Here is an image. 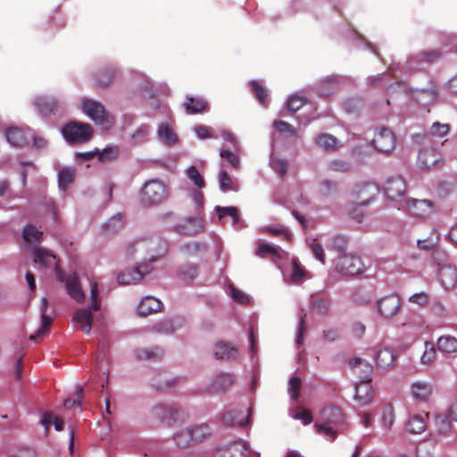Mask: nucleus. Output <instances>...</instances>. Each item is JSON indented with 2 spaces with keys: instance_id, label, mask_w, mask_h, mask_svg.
<instances>
[{
  "instance_id": "22",
  "label": "nucleus",
  "mask_w": 457,
  "mask_h": 457,
  "mask_svg": "<svg viewBox=\"0 0 457 457\" xmlns=\"http://www.w3.org/2000/svg\"><path fill=\"white\" fill-rule=\"evenodd\" d=\"M34 105L43 116L54 114L60 108V103L54 97L40 96L35 99Z\"/></svg>"
},
{
  "instance_id": "6",
  "label": "nucleus",
  "mask_w": 457,
  "mask_h": 457,
  "mask_svg": "<svg viewBox=\"0 0 457 457\" xmlns=\"http://www.w3.org/2000/svg\"><path fill=\"white\" fill-rule=\"evenodd\" d=\"M62 133L68 143L83 144L92 138L94 130L88 123L71 121L62 128Z\"/></svg>"
},
{
  "instance_id": "21",
  "label": "nucleus",
  "mask_w": 457,
  "mask_h": 457,
  "mask_svg": "<svg viewBox=\"0 0 457 457\" xmlns=\"http://www.w3.org/2000/svg\"><path fill=\"white\" fill-rule=\"evenodd\" d=\"M234 383V377L231 374H220L213 378L211 384L206 387L210 394H219L227 391Z\"/></svg>"
},
{
  "instance_id": "5",
  "label": "nucleus",
  "mask_w": 457,
  "mask_h": 457,
  "mask_svg": "<svg viewBox=\"0 0 457 457\" xmlns=\"http://www.w3.org/2000/svg\"><path fill=\"white\" fill-rule=\"evenodd\" d=\"M83 112L96 124L104 129H110L114 123L113 116L106 111L104 106L93 99H84L82 102Z\"/></svg>"
},
{
  "instance_id": "57",
  "label": "nucleus",
  "mask_w": 457,
  "mask_h": 457,
  "mask_svg": "<svg viewBox=\"0 0 457 457\" xmlns=\"http://www.w3.org/2000/svg\"><path fill=\"white\" fill-rule=\"evenodd\" d=\"M274 128L281 132V133H287V134H289L290 136H296V129L294 126H292L291 124H289L288 122L287 121H284V120H275L274 123Z\"/></svg>"
},
{
  "instance_id": "59",
  "label": "nucleus",
  "mask_w": 457,
  "mask_h": 457,
  "mask_svg": "<svg viewBox=\"0 0 457 457\" xmlns=\"http://www.w3.org/2000/svg\"><path fill=\"white\" fill-rule=\"evenodd\" d=\"M310 248L312 250L314 257L320 261L321 263H325V253L322 245L318 242L317 239H313L310 244Z\"/></svg>"
},
{
  "instance_id": "23",
  "label": "nucleus",
  "mask_w": 457,
  "mask_h": 457,
  "mask_svg": "<svg viewBox=\"0 0 457 457\" xmlns=\"http://www.w3.org/2000/svg\"><path fill=\"white\" fill-rule=\"evenodd\" d=\"M371 382L360 381L355 386L354 399L361 406L369 405L374 398V390Z\"/></svg>"
},
{
  "instance_id": "37",
  "label": "nucleus",
  "mask_w": 457,
  "mask_h": 457,
  "mask_svg": "<svg viewBox=\"0 0 457 457\" xmlns=\"http://www.w3.org/2000/svg\"><path fill=\"white\" fill-rule=\"evenodd\" d=\"M255 254L261 258H270L273 262L281 259V254L278 250L267 243L260 244L256 249Z\"/></svg>"
},
{
  "instance_id": "60",
  "label": "nucleus",
  "mask_w": 457,
  "mask_h": 457,
  "mask_svg": "<svg viewBox=\"0 0 457 457\" xmlns=\"http://www.w3.org/2000/svg\"><path fill=\"white\" fill-rule=\"evenodd\" d=\"M328 168L329 170L335 171V172L345 173V172H348L350 170V165L346 162L340 161V160L331 161L328 164Z\"/></svg>"
},
{
  "instance_id": "25",
  "label": "nucleus",
  "mask_w": 457,
  "mask_h": 457,
  "mask_svg": "<svg viewBox=\"0 0 457 457\" xmlns=\"http://www.w3.org/2000/svg\"><path fill=\"white\" fill-rule=\"evenodd\" d=\"M5 138L14 147H23L28 145L26 131L18 127H10L5 130Z\"/></svg>"
},
{
  "instance_id": "15",
  "label": "nucleus",
  "mask_w": 457,
  "mask_h": 457,
  "mask_svg": "<svg viewBox=\"0 0 457 457\" xmlns=\"http://www.w3.org/2000/svg\"><path fill=\"white\" fill-rule=\"evenodd\" d=\"M249 445L245 441L237 440L215 450L213 457H244L246 456Z\"/></svg>"
},
{
  "instance_id": "55",
  "label": "nucleus",
  "mask_w": 457,
  "mask_h": 457,
  "mask_svg": "<svg viewBox=\"0 0 457 457\" xmlns=\"http://www.w3.org/2000/svg\"><path fill=\"white\" fill-rule=\"evenodd\" d=\"M435 355L436 350L434 345L429 342H426L424 353L420 357L421 362L423 364H429L435 359Z\"/></svg>"
},
{
  "instance_id": "19",
  "label": "nucleus",
  "mask_w": 457,
  "mask_h": 457,
  "mask_svg": "<svg viewBox=\"0 0 457 457\" xmlns=\"http://www.w3.org/2000/svg\"><path fill=\"white\" fill-rule=\"evenodd\" d=\"M40 317L41 326L35 335H30V340L37 342V339L42 338L46 336V332L52 326L54 317L51 313H48V301L43 297L40 302Z\"/></svg>"
},
{
  "instance_id": "10",
  "label": "nucleus",
  "mask_w": 457,
  "mask_h": 457,
  "mask_svg": "<svg viewBox=\"0 0 457 457\" xmlns=\"http://www.w3.org/2000/svg\"><path fill=\"white\" fill-rule=\"evenodd\" d=\"M56 278L58 281L64 283L67 294L73 300L78 303H82L85 300V294L82 291L79 277L75 272L66 276L61 268H57Z\"/></svg>"
},
{
  "instance_id": "1",
  "label": "nucleus",
  "mask_w": 457,
  "mask_h": 457,
  "mask_svg": "<svg viewBox=\"0 0 457 457\" xmlns=\"http://www.w3.org/2000/svg\"><path fill=\"white\" fill-rule=\"evenodd\" d=\"M212 437V428L206 423H200L175 433L173 440L178 447L188 448L192 445L204 444Z\"/></svg>"
},
{
  "instance_id": "12",
  "label": "nucleus",
  "mask_w": 457,
  "mask_h": 457,
  "mask_svg": "<svg viewBox=\"0 0 457 457\" xmlns=\"http://www.w3.org/2000/svg\"><path fill=\"white\" fill-rule=\"evenodd\" d=\"M371 143L378 152L389 153L395 146V136L390 129L380 127L376 129Z\"/></svg>"
},
{
  "instance_id": "31",
  "label": "nucleus",
  "mask_w": 457,
  "mask_h": 457,
  "mask_svg": "<svg viewBox=\"0 0 457 457\" xmlns=\"http://www.w3.org/2000/svg\"><path fill=\"white\" fill-rule=\"evenodd\" d=\"M432 392L433 386L428 382L418 381L411 386L413 397L420 401H426L431 395Z\"/></svg>"
},
{
  "instance_id": "9",
  "label": "nucleus",
  "mask_w": 457,
  "mask_h": 457,
  "mask_svg": "<svg viewBox=\"0 0 457 457\" xmlns=\"http://www.w3.org/2000/svg\"><path fill=\"white\" fill-rule=\"evenodd\" d=\"M363 268L361 258L352 253L340 255L336 265L337 270L345 276L361 274Z\"/></svg>"
},
{
  "instance_id": "36",
  "label": "nucleus",
  "mask_w": 457,
  "mask_h": 457,
  "mask_svg": "<svg viewBox=\"0 0 457 457\" xmlns=\"http://www.w3.org/2000/svg\"><path fill=\"white\" fill-rule=\"evenodd\" d=\"M437 348L442 353H453L457 352V338L453 336H442L437 340Z\"/></svg>"
},
{
  "instance_id": "44",
  "label": "nucleus",
  "mask_w": 457,
  "mask_h": 457,
  "mask_svg": "<svg viewBox=\"0 0 457 457\" xmlns=\"http://www.w3.org/2000/svg\"><path fill=\"white\" fill-rule=\"evenodd\" d=\"M249 86L253 94L255 96L258 101L261 104H265L267 102L268 95L266 89L262 85V83L259 82L258 80H253L250 82Z\"/></svg>"
},
{
  "instance_id": "18",
  "label": "nucleus",
  "mask_w": 457,
  "mask_h": 457,
  "mask_svg": "<svg viewBox=\"0 0 457 457\" xmlns=\"http://www.w3.org/2000/svg\"><path fill=\"white\" fill-rule=\"evenodd\" d=\"M146 243L150 245L148 246V262H154L158 259L163 257L165 253L168 252V245L167 243L157 236H153L145 238Z\"/></svg>"
},
{
  "instance_id": "51",
  "label": "nucleus",
  "mask_w": 457,
  "mask_h": 457,
  "mask_svg": "<svg viewBox=\"0 0 457 457\" xmlns=\"http://www.w3.org/2000/svg\"><path fill=\"white\" fill-rule=\"evenodd\" d=\"M219 219H222L225 216H230L233 219L234 224H237L239 221L238 211L236 207H220L218 206L216 208Z\"/></svg>"
},
{
  "instance_id": "63",
  "label": "nucleus",
  "mask_w": 457,
  "mask_h": 457,
  "mask_svg": "<svg viewBox=\"0 0 457 457\" xmlns=\"http://www.w3.org/2000/svg\"><path fill=\"white\" fill-rule=\"evenodd\" d=\"M312 306L316 312L326 313L328 311L329 301L322 297H317L313 299Z\"/></svg>"
},
{
  "instance_id": "42",
  "label": "nucleus",
  "mask_w": 457,
  "mask_h": 457,
  "mask_svg": "<svg viewBox=\"0 0 457 457\" xmlns=\"http://www.w3.org/2000/svg\"><path fill=\"white\" fill-rule=\"evenodd\" d=\"M307 103L308 99L305 96L295 94L288 98L287 103V108L288 112L294 113L300 110Z\"/></svg>"
},
{
  "instance_id": "56",
  "label": "nucleus",
  "mask_w": 457,
  "mask_h": 457,
  "mask_svg": "<svg viewBox=\"0 0 457 457\" xmlns=\"http://www.w3.org/2000/svg\"><path fill=\"white\" fill-rule=\"evenodd\" d=\"M450 127L448 124L445 123H440V122H435L431 126L430 129V135L434 137H445L449 133Z\"/></svg>"
},
{
  "instance_id": "16",
  "label": "nucleus",
  "mask_w": 457,
  "mask_h": 457,
  "mask_svg": "<svg viewBox=\"0 0 457 457\" xmlns=\"http://www.w3.org/2000/svg\"><path fill=\"white\" fill-rule=\"evenodd\" d=\"M377 308L383 317L393 318L400 311L401 301L396 295H386L378 301Z\"/></svg>"
},
{
  "instance_id": "48",
  "label": "nucleus",
  "mask_w": 457,
  "mask_h": 457,
  "mask_svg": "<svg viewBox=\"0 0 457 457\" xmlns=\"http://www.w3.org/2000/svg\"><path fill=\"white\" fill-rule=\"evenodd\" d=\"M306 275V270L301 265L299 261L296 258H294L292 260V274H291V279L297 283L304 278Z\"/></svg>"
},
{
  "instance_id": "4",
  "label": "nucleus",
  "mask_w": 457,
  "mask_h": 457,
  "mask_svg": "<svg viewBox=\"0 0 457 457\" xmlns=\"http://www.w3.org/2000/svg\"><path fill=\"white\" fill-rule=\"evenodd\" d=\"M168 197L166 185L159 179H151L145 183L140 192V202L144 205H157Z\"/></svg>"
},
{
  "instance_id": "54",
  "label": "nucleus",
  "mask_w": 457,
  "mask_h": 457,
  "mask_svg": "<svg viewBox=\"0 0 457 457\" xmlns=\"http://www.w3.org/2000/svg\"><path fill=\"white\" fill-rule=\"evenodd\" d=\"M337 143L336 137L328 134H322L317 137L316 144L324 149H332Z\"/></svg>"
},
{
  "instance_id": "20",
  "label": "nucleus",
  "mask_w": 457,
  "mask_h": 457,
  "mask_svg": "<svg viewBox=\"0 0 457 457\" xmlns=\"http://www.w3.org/2000/svg\"><path fill=\"white\" fill-rule=\"evenodd\" d=\"M349 366L354 374L360 378V381L371 382L373 373V365L367 361L355 357L349 361Z\"/></svg>"
},
{
  "instance_id": "33",
  "label": "nucleus",
  "mask_w": 457,
  "mask_h": 457,
  "mask_svg": "<svg viewBox=\"0 0 457 457\" xmlns=\"http://www.w3.org/2000/svg\"><path fill=\"white\" fill-rule=\"evenodd\" d=\"M395 355L391 349L383 348L377 352L376 361L378 368L387 369L395 362Z\"/></svg>"
},
{
  "instance_id": "43",
  "label": "nucleus",
  "mask_w": 457,
  "mask_h": 457,
  "mask_svg": "<svg viewBox=\"0 0 457 457\" xmlns=\"http://www.w3.org/2000/svg\"><path fill=\"white\" fill-rule=\"evenodd\" d=\"M220 187L223 192L237 191V185L235 184L227 171L221 170L219 175Z\"/></svg>"
},
{
  "instance_id": "13",
  "label": "nucleus",
  "mask_w": 457,
  "mask_h": 457,
  "mask_svg": "<svg viewBox=\"0 0 457 457\" xmlns=\"http://www.w3.org/2000/svg\"><path fill=\"white\" fill-rule=\"evenodd\" d=\"M378 186L365 181L355 185L353 190V202L359 205H367L378 194Z\"/></svg>"
},
{
  "instance_id": "30",
  "label": "nucleus",
  "mask_w": 457,
  "mask_h": 457,
  "mask_svg": "<svg viewBox=\"0 0 457 457\" xmlns=\"http://www.w3.org/2000/svg\"><path fill=\"white\" fill-rule=\"evenodd\" d=\"M425 417H428V413L422 414H414L411 415L406 424L407 429L409 432L412 434H420L425 431L427 428V423Z\"/></svg>"
},
{
  "instance_id": "47",
  "label": "nucleus",
  "mask_w": 457,
  "mask_h": 457,
  "mask_svg": "<svg viewBox=\"0 0 457 457\" xmlns=\"http://www.w3.org/2000/svg\"><path fill=\"white\" fill-rule=\"evenodd\" d=\"M324 419L331 423H338L343 420V413L337 407H329L323 410Z\"/></svg>"
},
{
  "instance_id": "62",
  "label": "nucleus",
  "mask_w": 457,
  "mask_h": 457,
  "mask_svg": "<svg viewBox=\"0 0 457 457\" xmlns=\"http://www.w3.org/2000/svg\"><path fill=\"white\" fill-rule=\"evenodd\" d=\"M187 176L188 178L194 181V183L198 187H204L205 183H204V178L201 176V174L199 173L198 170L195 167V166H191L188 170H187Z\"/></svg>"
},
{
  "instance_id": "46",
  "label": "nucleus",
  "mask_w": 457,
  "mask_h": 457,
  "mask_svg": "<svg viewBox=\"0 0 457 457\" xmlns=\"http://www.w3.org/2000/svg\"><path fill=\"white\" fill-rule=\"evenodd\" d=\"M348 245V239L341 235L335 236L331 239L330 248L337 251L340 255L345 254Z\"/></svg>"
},
{
  "instance_id": "8",
  "label": "nucleus",
  "mask_w": 457,
  "mask_h": 457,
  "mask_svg": "<svg viewBox=\"0 0 457 457\" xmlns=\"http://www.w3.org/2000/svg\"><path fill=\"white\" fill-rule=\"evenodd\" d=\"M30 258L40 269L54 268L57 276V268H61L60 259L52 251L41 246L30 245Z\"/></svg>"
},
{
  "instance_id": "58",
  "label": "nucleus",
  "mask_w": 457,
  "mask_h": 457,
  "mask_svg": "<svg viewBox=\"0 0 457 457\" xmlns=\"http://www.w3.org/2000/svg\"><path fill=\"white\" fill-rule=\"evenodd\" d=\"M408 301L419 306L425 307L429 302V295L426 292L416 293L411 295Z\"/></svg>"
},
{
  "instance_id": "52",
  "label": "nucleus",
  "mask_w": 457,
  "mask_h": 457,
  "mask_svg": "<svg viewBox=\"0 0 457 457\" xmlns=\"http://www.w3.org/2000/svg\"><path fill=\"white\" fill-rule=\"evenodd\" d=\"M26 353H17L14 355L13 360V375L17 380H20L22 377L24 361L23 358Z\"/></svg>"
},
{
  "instance_id": "28",
  "label": "nucleus",
  "mask_w": 457,
  "mask_h": 457,
  "mask_svg": "<svg viewBox=\"0 0 457 457\" xmlns=\"http://www.w3.org/2000/svg\"><path fill=\"white\" fill-rule=\"evenodd\" d=\"M214 356L216 359L220 360L236 359L237 356V349L231 344L220 341L214 346Z\"/></svg>"
},
{
  "instance_id": "24",
  "label": "nucleus",
  "mask_w": 457,
  "mask_h": 457,
  "mask_svg": "<svg viewBox=\"0 0 457 457\" xmlns=\"http://www.w3.org/2000/svg\"><path fill=\"white\" fill-rule=\"evenodd\" d=\"M145 272H147V270L143 267V263H140L132 270H126L120 272L118 275L117 279L119 284L120 285L126 286L136 284L142 279Z\"/></svg>"
},
{
  "instance_id": "3",
  "label": "nucleus",
  "mask_w": 457,
  "mask_h": 457,
  "mask_svg": "<svg viewBox=\"0 0 457 457\" xmlns=\"http://www.w3.org/2000/svg\"><path fill=\"white\" fill-rule=\"evenodd\" d=\"M434 260L438 266L437 278L445 289H453L457 284V268L450 261L449 255L444 250L434 252Z\"/></svg>"
},
{
  "instance_id": "41",
  "label": "nucleus",
  "mask_w": 457,
  "mask_h": 457,
  "mask_svg": "<svg viewBox=\"0 0 457 457\" xmlns=\"http://www.w3.org/2000/svg\"><path fill=\"white\" fill-rule=\"evenodd\" d=\"M75 178V170L72 168H63L59 171L58 182L62 189H65L71 184Z\"/></svg>"
},
{
  "instance_id": "39",
  "label": "nucleus",
  "mask_w": 457,
  "mask_h": 457,
  "mask_svg": "<svg viewBox=\"0 0 457 457\" xmlns=\"http://www.w3.org/2000/svg\"><path fill=\"white\" fill-rule=\"evenodd\" d=\"M40 423L45 427L46 433L48 432L50 426L53 424L55 430L62 431L63 429V420L62 418L54 415L50 411L45 412Z\"/></svg>"
},
{
  "instance_id": "45",
  "label": "nucleus",
  "mask_w": 457,
  "mask_h": 457,
  "mask_svg": "<svg viewBox=\"0 0 457 457\" xmlns=\"http://www.w3.org/2000/svg\"><path fill=\"white\" fill-rule=\"evenodd\" d=\"M158 134L160 138L168 145L177 142V136L167 124H162L159 128Z\"/></svg>"
},
{
  "instance_id": "40",
  "label": "nucleus",
  "mask_w": 457,
  "mask_h": 457,
  "mask_svg": "<svg viewBox=\"0 0 457 457\" xmlns=\"http://www.w3.org/2000/svg\"><path fill=\"white\" fill-rule=\"evenodd\" d=\"M176 384L175 379H168L166 374H158L151 378V386L157 391H163L172 387Z\"/></svg>"
},
{
  "instance_id": "38",
  "label": "nucleus",
  "mask_w": 457,
  "mask_h": 457,
  "mask_svg": "<svg viewBox=\"0 0 457 457\" xmlns=\"http://www.w3.org/2000/svg\"><path fill=\"white\" fill-rule=\"evenodd\" d=\"M177 275L181 280L185 282H191L197 277L198 270L196 265L185 263L179 267Z\"/></svg>"
},
{
  "instance_id": "61",
  "label": "nucleus",
  "mask_w": 457,
  "mask_h": 457,
  "mask_svg": "<svg viewBox=\"0 0 457 457\" xmlns=\"http://www.w3.org/2000/svg\"><path fill=\"white\" fill-rule=\"evenodd\" d=\"M98 160L100 162L113 161L118 157V150L116 148H105L102 152L97 153Z\"/></svg>"
},
{
  "instance_id": "29",
  "label": "nucleus",
  "mask_w": 457,
  "mask_h": 457,
  "mask_svg": "<svg viewBox=\"0 0 457 457\" xmlns=\"http://www.w3.org/2000/svg\"><path fill=\"white\" fill-rule=\"evenodd\" d=\"M339 80L337 76H328L319 82L317 89L320 96L328 97L337 90Z\"/></svg>"
},
{
  "instance_id": "53",
  "label": "nucleus",
  "mask_w": 457,
  "mask_h": 457,
  "mask_svg": "<svg viewBox=\"0 0 457 457\" xmlns=\"http://www.w3.org/2000/svg\"><path fill=\"white\" fill-rule=\"evenodd\" d=\"M270 166L276 173L280 177H284L287 172L288 162L283 159L272 158L270 160Z\"/></svg>"
},
{
  "instance_id": "2",
  "label": "nucleus",
  "mask_w": 457,
  "mask_h": 457,
  "mask_svg": "<svg viewBox=\"0 0 457 457\" xmlns=\"http://www.w3.org/2000/svg\"><path fill=\"white\" fill-rule=\"evenodd\" d=\"M98 295L97 282L90 281L91 305L87 308L79 309L73 317L76 327L87 334L90 332L92 328V311H98L101 307V300Z\"/></svg>"
},
{
  "instance_id": "7",
  "label": "nucleus",
  "mask_w": 457,
  "mask_h": 457,
  "mask_svg": "<svg viewBox=\"0 0 457 457\" xmlns=\"http://www.w3.org/2000/svg\"><path fill=\"white\" fill-rule=\"evenodd\" d=\"M415 139L422 145L419 151L418 162L422 169H430L438 162L436 150L431 145V137L428 135H416Z\"/></svg>"
},
{
  "instance_id": "49",
  "label": "nucleus",
  "mask_w": 457,
  "mask_h": 457,
  "mask_svg": "<svg viewBox=\"0 0 457 457\" xmlns=\"http://www.w3.org/2000/svg\"><path fill=\"white\" fill-rule=\"evenodd\" d=\"M436 430L440 434H447L452 429V424L449 419L443 414L436 416Z\"/></svg>"
},
{
  "instance_id": "26",
  "label": "nucleus",
  "mask_w": 457,
  "mask_h": 457,
  "mask_svg": "<svg viewBox=\"0 0 457 457\" xmlns=\"http://www.w3.org/2000/svg\"><path fill=\"white\" fill-rule=\"evenodd\" d=\"M162 307V302L153 296L144 297L137 306V311L140 316H148L150 314L159 312Z\"/></svg>"
},
{
  "instance_id": "64",
  "label": "nucleus",
  "mask_w": 457,
  "mask_h": 457,
  "mask_svg": "<svg viewBox=\"0 0 457 457\" xmlns=\"http://www.w3.org/2000/svg\"><path fill=\"white\" fill-rule=\"evenodd\" d=\"M430 312L433 315L438 318H445L447 316V310L445 306L440 301H435L431 307Z\"/></svg>"
},
{
  "instance_id": "27",
  "label": "nucleus",
  "mask_w": 457,
  "mask_h": 457,
  "mask_svg": "<svg viewBox=\"0 0 457 457\" xmlns=\"http://www.w3.org/2000/svg\"><path fill=\"white\" fill-rule=\"evenodd\" d=\"M148 246H150V245L146 243L145 238H140L128 246L127 254L140 258L141 263H143V267L145 268V262H147L148 258Z\"/></svg>"
},
{
  "instance_id": "32",
  "label": "nucleus",
  "mask_w": 457,
  "mask_h": 457,
  "mask_svg": "<svg viewBox=\"0 0 457 457\" xmlns=\"http://www.w3.org/2000/svg\"><path fill=\"white\" fill-rule=\"evenodd\" d=\"M185 109L187 113H201L208 110V103L200 97H187L184 103Z\"/></svg>"
},
{
  "instance_id": "14",
  "label": "nucleus",
  "mask_w": 457,
  "mask_h": 457,
  "mask_svg": "<svg viewBox=\"0 0 457 457\" xmlns=\"http://www.w3.org/2000/svg\"><path fill=\"white\" fill-rule=\"evenodd\" d=\"M406 182L402 176L389 178L385 186V192L388 198L399 202L401 204L405 201Z\"/></svg>"
},
{
  "instance_id": "35",
  "label": "nucleus",
  "mask_w": 457,
  "mask_h": 457,
  "mask_svg": "<svg viewBox=\"0 0 457 457\" xmlns=\"http://www.w3.org/2000/svg\"><path fill=\"white\" fill-rule=\"evenodd\" d=\"M114 68H105L96 73V83L100 87H106L111 85L115 77Z\"/></svg>"
},
{
  "instance_id": "50",
  "label": "nucleus",
  "mask_w": 457,
  "mask_h": 457,
  "mask_svg": "<svg viewBox=\"0 0 457 457\" xmlns=\"http://www.w3.org/2000/svg\"><path fill=\"white\" fill-rule=\"evenodd\" d=\"M302 381L299 377H292L288 383V393L291 398L297 401L300 396Z\"/></svg>"
},
{
  "instance_id": "17",
  "label": "nucleus",
  "mask_w": 457,
  "mask_h": 457,
  "mask_svg": "<svg viewBox=\"0 0 457 457\" xmlns=\"http://www.w3.org/2000/svg\"><path fill=\"white\" fill-rule=\"evenodd\" d=\"M251 408L246 410L247 414L241 410H231L225 411L221 416V421L229 427H245L249 424L251 417Z\"/></svg>"
},
{
  "instance_id": "34",
  "label": "nucleus",
  "mask_w": 457,
  "mask_h": 457,
  "mask_svg": "<svg viewBox=\"0 0 457 457\" xmlns=\"http://www.w3.org/2000/svg\"><path fill=\"white\" fill-rule=\"evenodd\" d=\"M163 351L159 347L145 348L137 351V358L140 361H158L162 360Z\"/></svg>"
},
{
  "instance_id": "11",
  "label": "nucleus",
  "mask_w": 457,
  "mask_h": 457,
  "mask_svg": "<svg viewBox=\"0 0 457 457\" xmlns=\"http://www.w3.org/2000/svg\"><path fill=\"white\" fill-rule=\"evenodd\" d=\"M404 209L411 215L418 218H427L434 212V204L429 200L408 198L399 207Z\"/></svg>"
}]
</instances>
